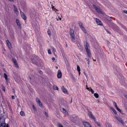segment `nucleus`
<instances>
[{"instance_id": "nucleus-61", "label": "nucleus", "mask_w": 127, "mask_h": 127, "mask_svg": "<svg viewBox=\"0 0 127 127\" xmlns=\"http://www.w3.org/2000/svg\"><path fill=\"white\" fill-rule=\"evenodd\" d=\"M56 68H57H57H58V67H57H57H56Z\"/></svg>"}, {"instance_id": "nucleus-60", "label": "nucleus", "mask_w": 127, "mask_h": 127, "mask_svg": "<svg viewBox=\"0 0 127 127\" xmlns=\"http://www.w3.org/2000/svg\"><path fill=\"white\" fill-rule=\"evenodd\" d=\"M13 92H14V93H15V90H14Z\"/></svg>"}, {"instance_id": "nucleus-43", "label": "nucleus", "mask_w": 127, "mask_h": 127, "mask_svg": "<svg viewBox=\"0 0 127 127\" xmlns=\"http://www.w3.org/2000/svg\"><path fill=\"white\" fill-rule=\"evenodd\" d=\"M32 63H34V64H36V62H34V59H33V60H32Z\"/></svg>"}, {"instance_id": "nucleus-42", "label": "nucleus", "mask_w": 127, "mask_h": 127, "mask_svg": "<svg viewBox=\"0 0 127 127\" xmlns=\"http://www.w3.org/2000/svg\"><path fill=\"white\" fill-rule=\"evenodd\" d=\"M39 73L40 74H42L43 73V72L41 71H40L39 72Z\"/></svg>"}, {"instance_id": "nucleus-15", "label": "nucleus", "mask_w": 127, "mask_h": 127, "mask_svg": "<svg viewBox=\"0 0 127 127\" xmlns=\"http://www.w3.org/2000/svg\"><path fill=\"white\" fill-rule=\"evenodd\" d=\"M13 7L14 10V11L15 13L17 14H18V11L17 8L16 7V6L14 5H13Z\"/></svg>"}, {"instance_id": "nucleus-27", "label": "nucleus", "mask_w": 127, "mask_h": 127, "mask_svg": "<svg viewBox=\"0 0 127 127\" xmlns=\"http://www.w3.org/2000/svg\"><path fill=\"white\" fill-rule=\"evenodd\" d=\"M70 34L72 33H74V30L72 29H70Z\"/></svg>"}, {"instance_id": "nucleus-46", "label": "nucleus", "mask_w": 127, "mask_h": 127, "mask_svg": "<svg viewBox=\"0 0 127 127\" xmlns=\"http://www.w3.org/2000/svg\"><path fill=\"white\" fill-rule=\"evenodd\" d=\"M45 114L47 116V117H48V114L46 112H45Z\"/></svg>"}, {"instance_id": "nucleus-12", "label": "nucleus", "mask_w": 127, "mask_h": 127, "mask_svg": "<svg viewBox=\"0 0 127 127\" xmlns=\"http://www.w3.org/2000/svg\"><path fill=\"white\" fill-rule=\"evenodd\" d=\"M96 23L99 25H101V23L99 19L97 18H95Z\"/></svg>"}, {"instance_id": "nucleus-14", "label": "nucleus", "mask_w": 127, "mask_h": 127, "mask_svg": "<svg viewBox=\"0 0 127 127\" xmlns=\"http://www.w3.org/2000/svg\"><path fill=\"white\" fill-rule=\"evenodd\" d=\"M86 51L89 58H91V54L90 53V50L87 51V50Z\"/></svg>"}, {"instance_id": "nucleus-48", "label": "nucleus", "mask_w": 127, "mask_h": 127, "mask_svg": "<svg viewBox=\"0 0 127 127\" xmlns=\"http://www.w3.org/2000/svg\"><path fill=\"white\" fill-rule=\"evenodd\" d=\"M53 10H54V11H55V10H56V11H58V10L57 9H56V8H54V9H53Z\"/></svg>"}, {"instance_id": "nucleus-1", "label": "nucleus", "mask_w": 127, "mask_h": 127, "mask_svg": "<svg viewBox=\"0 0 127 127\" xmlns=\"http://www.w3.org/2000/svg\"><path fill=\"white\" fill-rule=\"evenodd\" d=\"M93 6L97 12L99 13H101V10L99 8L98 6L94 4H93Z\"/></svg>"}, {"instance_id": "nucleus-33", "label": "nucleus", "mask_w": 127, "mask_h": 127, "mask_svg": "<svg viewBox=\"0 0 127 127\" xmlns=\"http://www.w3.org/2000/svg\"><path fill=\"white\" fill-rule=\"evenodd\" d=\"M38 105L39 106L41 107H42V104L41 102H39V103H38Z\"/></svg>"}, {"instance_id": "nucleus-21", "label": "nucleus", "mask_w": 127, "mask_h": 127, "mask_svg": "<svg viewBox=\"0 0 127 127\" xmlns=\"http://www.w3.org/2000/svg\"><path fill=\"white\" fill-rule=\"evenodd\" d=\"M111 108L115 114H117V112L116 111L114 108H113L112 107H111Z\"/></svg>"}, {"instance_id": "nucleus-32", "label": "nucleus", "mask_w": 127, "mask_h": 127, "mask_svg": "<svg viewBox=\"0 0 127 127\" xmlns=\"http://www.w3.org/2000/svg\"><path fill=\"white\" fill-rule=\"evenodd\" d=\"M52 50H53V53H54V55H55V56H56L55 55V52H56V50L53 47H52Z\"/></svg>"}, {"instance_id": "nucleus-8", "label": "nucleus", "mask_w": 127, "mask_h": 127, "mask_svg": "<svg viewBox=\"0 0 127 127\" xmlns=\"http://www.w3.org/2000/svg\"><path fill=\"white\" fill-rule=\"evenodd\" d=\"M85 47V49L86 50V51L90 50L88 49L89 47V44L87 43V41L85 42L84 43Z\"/></svg>"}, {"instance_id": "nucleus-3", "label": "nucleus", "mask_w": 127, "mask_h": 127, "mask_svg": "<svg viewBox=\"0 0 127 127\" xmlns=\"http://www.w3.org/2000/svg\"><path fill=\"white\" fill-rule=\"evenodd\" d=\"M88 113L89 117L91 118L94 120H95L94 117L93 115L92 112L89 110H88Z\"/></svg>"}, {"instance_id": "nucleus-59", "label": "nucleus", "mask_w": 127, "mask_h": 127, "mask_svg": "<svg viewBox=\"0 0 127 127\" xmlns=\"http://www.w3.org/2000/svg\"><path fill=\"white\" fill-rule=\"evenodd\" d=\"M79 75L80 74V72H79Z\"/></svg>"}, {"instance_id": "nucleus-51", "label": "nucleus", "mask_w": 127, "mask_h": 127, "mask_svg": "<svg viewBox=\"0 0 127 127\" xmlns=\"http://www.w3.org/2000/svg\"><path fill=\"white\" fill-rule=\"evenodd\" d=\"M54 7V6H52V9H54V8H55Z\"/></svg>"}, {"instance_id": "nucleus-7", "label": "nucleus", "mask_w": 127, "mask_h": 127, "mask_svg": "<svg viewBox=\"0 0 127 127\" xmlns=\"http://www.w3.org/2000/svg\"><path fill=\"white\" fill-rule=\"evenodd\" d=\"M70 35L71 37V40L73 42H74L75 39V37L74 33L71 34H70Z\"/></svg>"}, {"instance_id": "nucleus-53", "label": "nucleus", "mask_w": 127, "mask_h": 127, "mask_svg": "<svg viewBox=\"0 0 127 127\" xmlns=\"http://www.w3.org/2000/svg\"><path fill=\"white\" fill-rule=\"evenodd\" d=\"M84 73L85 74V75L86 76V73L85 72H84Z\"/></svg>"}, {"instance_id": "nucleus-40", "label": "nucleus", "mask_w": 127, "mask_h": 127, "mask_svg": "<svg viewBox=\"0 0 127 127\" xmlns=\"http://www.w3.org/2000/svg\"><path fill=\"white\" fill-rule=\"evenodd\" d=\"M15 65V66L17 68H19V66L18 65V64H14Z\"/></svg>"}, {"instance_id": "nucleus-54", "label": "nucleus", "mask_w": 127, "mask_h": 127, "mask_svg": "<svg viewBox=\"0 0 127 127\" xmlns=\"http://www.w3.org/2000/svg\"><path fill=\"white\" fill-rule=\"evenodd\" d=\"M58 18H59V19H60V20H61V18H59V17H58Z\"/></svg>"}, {"instance_id": "nucleus-6", "label": "nucleus", "mask_w": 127, "mask_h": 127, "mask_svg": "<svg viewBox=\"0 0 127 127\" xmlns=\"http://www.w3.org/2000/svg\"><path fill=\"white\" fill-rule=\"evenodd\" d=\"M115 118L119 122H121L123 124H124L123 121L120 117L116 116Z\"/></svg>"}, {"instance_id": "nucleus-62", "label": "nucleus", "mask_w": 127, "mask_h": 127, "mask_svg": "<svg viewBox=\"0 0 127 127\" xmlns=\"http://www.w3.org/2000/svg\"><path fill=\"white\" fill-rule=\"evenodd\" d=\"M109 20V21H111V19H110V20Z\"/></svg>"}, {"instance_id": "nucleus-10", "label": "nucleus", "mask_w": 127, "mask_h": 127, "mask_svg": "<svg viewBox=\"0 0 127 127\" xmlns=\"http://www.w3.org/2000/svg\"><path fill=\"white\" fill-rule=\"evenodd\" d=\"M6 43L7 44V46L9 49H11V46L10 42L8 40H6Z\"/></svg>"}, {"instance_id": "nucleus-28", "label": "nucleus", "mask_w": 127, "mask_h": 127, "mask_svg": "<svg viewBox=\"0 0 127 127\" xmlns=\"http://www.w3.org/2000/svg\"><path fill=\"white\" fill-rule=\"evenodd\" d=\"M36 102H37V103H39V102H40L39 99L37 97L36 98Z\"/></svg>"}, {"instance_id": "nucleus-16", "label": "nucleus", "mask_w": 127, "mask_h": 127, "mask_svg": "<svg viewBox=\"0 0 127 127\" xmlns=\"http://www.w3.org/2000/svg\"><path fill=\"white\" fill-rule=\"evenodd\" d=\"M79 26H80V28L81 29L83 27H84V26L83 23L81 22H79Z\"/></svg>"}, {"instance_id": "nucleus-20", "label": "nucleus", "mask_w": 127, "mask_h": 127, "mask_svg": "<svg viewBox=\"0 0 127 127\" xmlns=\"http://www.w3.org/2000/svg\"><path fill=\"white\" fill-rule=\"evenodd\" d=\"M81 29L83 30L84 33H87L84 27L81 28Z\"/></svg>"}, {"instance_id": "nucleus-45", "label": "nucleus", "mask_w": 127, "mask_h": 127, "mask_svg": "<svg viewBox=\"0 0 127 127\" xmlns=\"http://www.w3.org/2000/svg\"><path fill=\"white\" fill-rule=\"evenodd\" d=\"M11 96H12V99H15V97H14V96H13V95H12Z\"/></svg>"}, {"instance_id": "nucleus-44", "label": "nucleus", "mask_w": 127, "mask_h": 127, "mask_svg": "<svg viewBox=\"0 0 127 127\" xmlns=\"http://www.w3.org/2000/svg\"><path fill=\"white\" fill-rule=\"evenodd\" d=\"M86 89H87L89 91H90V89L89 88H88L87 87V85H86Z\"/></svg>"}, {"instance_id": "nucleus-25", "label": "nucleus", "mask_w": 127, "mask_h": 127, "mask_svg": "<svg viewBox=\"0 0 127 127\" xmlns=\"http://www.w3.org/2000/svg\"><path fill=\"white\" fill-rule=\"evenodd\" d=\"M77 70L79 72L80 71V69L79 66L78 65H77Z\"/></svg>"}, {"instance_id": "nucleus-19", "label": "nucleus", "mask_w": 127, "mask_h": 127, "mask_svg": "<svg viewBox=\"0 0 127 127\" xmlns=\"http://www.w3.org/2000/svg\"><path fill=\"white\" fill-rule=\"evenodd\" d=\"M4 77L5 78L6 81H7L8 80L7 78V75L5 73H4Z\"/></svg>"}, {"instance_id": "nucleus-39", "label": "nucleus", "mask_w": 127, "mask_h": 127, "mask_svg": "<svg viewBox=\"0 0 127 127\" xmlns=\"http://www.w3.org/2000/svg\"><path fill=\"white\" fill-rule=\"evenodd\" d=\"M32 107H33V109L34 110L36 111V108L34 107L33 105H32Z\"/></svg>"}, {"instance_id": "nucleus-37", "label": "nucleus", "mask_w": 127, "mask_h": 127, "mask_svg": "<svg viewBox=\"0 0 127 127\" xmlns=\"http://www.w3.org/2000/svg\"><path fill=\"white\" fill-rule=\"evenodd\" d=\"M48 53L49 54H51V52L50 49H49L48 50Z\"/></svg>"}, {"instance_id": "nucleus-58", "label": "nucleus", "mask_w": 127, "mask_h": 127, "mask_svg": "<svg viewBox=\"0 0 127 127\" xmlns=\"http://www.w3.org/2000/svg\"><path fill=\"white\" fill-rule=\"evenodd\" d=\"M107 32L108 33H110V32H109V31H107Z\"/></svg>"}, {"instance_id": "nucleus-5", "label": "nucleus", "mask_w": 127, "mask_h": 127, "mask_svg": "<svg viewBox=\"0 0 127 127\" xmlns=\"http://www.w3.org/2000/svg\"><path fill=\"white\" fill-rule=\"evenodd\" d=\"M62 73L60 70H58V74L57 75V77L58 78H60L62 77Z\"/></svg>"}, {"instance_id": "nucleus-30", "label": "nucleus", "mask_w": 127, "mask_h": 127, "mask_svg": "<svg viewBox=\"0 0 127 127\" xmlns=\"http://www.w3.org/2000/svg\"><path fill=\"white\" fill-rule=\"evenodd\" d=\"M113 104L114 106H115V107H116V108L117 107V104L115 102H113Z\"/></svg>"}, {"instance_id": "nucleus-38", "label": "nucleus", "mask_w": 127, "mask_h": 127, "mask_svg": "<svg viewBox=\"0 0 127 127\" xmlns=\"http://www.w3.org/2000/svg\"><path fill=\"white\" fill-rule=\"evenodd\" d=\"M124 106L125 108L127 110V103H126Z\"/></svg>"}, {"instance_id": "nucleus-2", "label": "nucleus", "mask_w": 127, "mask_h": 127, "mask_svg": "<svg viewBox=\"0 0 127 127\" xmlns=\"http://www.w3.org/2000/svg\"><path fill=\"white\" fill-rule=\"evenodd\" d=\"M83 123L85 127H91V125L89 122L85 121L83 122Z\"/></svg>"}, {"instance_id": "nucleus-17", "label": "nucleus", "mask_w": 127, "mask_h": 127, "mask_svg": "<svg viewBox=\"0 0 127 127\" xmlns=\"http://www.w3.org/2000/svg\"><path fill=\"white\" fill-rule=\"evenodd\" d=\"M63 112L65 114L68 115V113L66 110L64 108H63Z\"/></svg>"}, {"instance_id": "nucleus-11", "label": "nucleus", "mask_w": 127, "mask_h": 127, "mask_svg": "<svg viewBox=\"0 0 127 127\" xmlns=\"http://www.w3.org/2000/svg\"><path fill=\"white\" fill-rule=\"evenodd\" d=\"M62 89L63 92L64 93L68 94V93L64 87V86H63L62 88Z\"/></svg>"}, {"instance_id": "nucleus-56", "label": "nucleus", "mask_w": 127, "mask_h": 127, "mask_svg": "<svg viewBox=\"0 0 127 127\" xmlns=\"http://www.w3.org/2000/svg\"><path fill=\"white\" fill-rule=\"evenodd\" d=\"M93 60L95 61H96V60H95V59H93Z\"/></svg>"}, {"instance_id": "nucleus-29", "label": "nucleus", "mask_w": 127, "mask_h": 127, "mask_svg": "<svg viewBox=\"0 0 127 127\" xmlns=\"http://www.w3.org/2000/svg\"><path fill=\"white\" fill-rule=\"evenodd\" d=\"M1 87H2V90L4 92L5 91V89L4 87L3 86V85H1Z\"/></svg>"}, {"instance_id": "nucleus-18", "label": "nucleus", "mask_w": 127, "mask_h": 127, "mask_svg": "<svg viewBox=\"0 0 127 127\" xmlns=\"http://www.w3.org/2000/svg\"><path fill=\"white\" fill-rule=\"evenodd\" d=\"M53 89L55 90H58V88L55 85H54L53 86Z\"/></svg>"}, {"instance_id": "nucleus-57", "label": "nucleus", "mask_w": 127, "mask_h": 127, "mask_svg": "<svg viewBox=\"0 0 127 127\" xmlns=\"http://www.w3.org/2000/svg\"><path fill=\"white\" fill-rule=\"evenodd\" d=\"M59 18H56V19L57 21H58L59 20V19H58Z\"/></svg>"}, {"instance_id": "nucleus-34", "label": "nucleus", "mask_w": 127, "mask_h": 127, "mask_svg": "<svg viewBox=\"0 0 127 127\" xmlns=\"http://www.w3.org/2000/svg\"><path fill=\"white\" fill-rule=\"evenodd\" d=\"M96 124L98 126H100V124L98 122H95Z\"/></svg>"}, {"instance_id": "nucleus-4", "label": "nucleus", "mask_w": 127, "mask_h": 127, "mask_svg": "<svg viewBox=\"0 0 127 127\" xmlns=\"http://www.w3.org/2000/svg\"><path fill=\"white\" fill-rule=\"evenodd\" d=\"M20 13L21 15L22 18L24 20H26V17L24 13L22 12L21 10H20Z\"/></svg>"}, {"instance_id": "nucleus-41", "label": "nucleus", "mask_w": 127, "mask_h": 127, "mask_svg": "<svg viewBox=\"0 0 127 127\" xmlns=\"http://www.w3.org/2000/svg\"><path fill=\"white\" fill-rule=\"evenodd\" d=\"M123 11L124 13L127 14V10H124Z\"/></svg>"}, {"instance_id": "nucleus-63", "label": "nucleus", "mask_w": 127, "mask_h": 127, "mask_svg": "<svg viewBox=\"0 0 127 127\" xmlns=\"http://www.w3.org/2000/svg\"><path fill=\"white\" fill-rule=\"evenodd\" d=\"M86 59L87 60V59L86 58Z\"/></svg>"}, {"instance_id": "nucleus-22", "label": "nucleus", "mask_w": 127, "mask_h": 127, "mask_svg": "<svg viewBox=\"0 0 127 127\" xmlns=\"http://www.w3.org/2000/svg\"><path fill=\"white\" fill-rule=\"evenodd\" d=\"M20 115L22 116H24L25 115V114L24 112L23 111H21L20 112Z\"/></svg>"}, {"instance_id": "nucleus-49", "label": "nucleus", "mask_w": 127, "mask_h": 127, "mask_svg": "<svg viewBox=\"0 0 127 127\" xmlns=\"http://www.w3.org/2000/svg\"><path fill=\"white\" fill-rule=\"evenodd\" d=\"M88 65H89L90 63V61H88Z\"/></svg>"}, {"instance_id": "nucleus-55", "label": "nucleus", "mask_w": 127, "mask_h": 127, "mask_svg": "<svg viewBox=\"0 0 127 127\" xmlns=\"http://www.w3.org/2000/svg\"><path fill=\"white\" fill-rule=\"evenodd\" d=\"M72 99H71V100L70 101V103H72Z\"/></svg>"}, {"instance_id": "nucleus-31", "label": "nucleus", "mask_w": 127, "mask_h": 127, "mask_svg": "<svg viewBox=\"0 0 127 127\" xmlns=\"http://www.w3.org/2000/svg\"><path fill=\"white\" fill-rule=\"evenodd\" d=\"M118 110L119 112H120L121 113H122V112L121 110L118 107L116 108Z\"/></svg>"}, {"instance_id": "nucleus-64", "label": "nucleus", "mask_w": 127, "mask_h": 127, "mask_svg": "<svg viewBox=\"0 0 127 127\" xmlns=\"http://www.w3.org/2000/svg\"><path fill=\"white\" fill-rule=\"evenodd\" d=\"M50 2V3H51V2Z\"/></svg>"}, {"instance_id": "nucleus-50", "label": "nucleus", "mask_w": 127, "mask_h": 127, "mask_svg": "<svg viewBox=\"0 0 127 127\" xmlns=\"http://www.w3.org/2000/svg\"><path fill=\"white\" fill-rule=\"evenodd\" d=\"M125 96L126 98H127V95H125Z\"/></svg>"}, {"instance_id": "nucleus-9", "label": "nucleus", "mask_w": 127, "mask_h": 127, "mask_svg": "<svg viewBox=\"0 0 127 127\" xmlns=\"http://www.w3.org/2000/svg\"><path fill=\"white\" fill-rule=\"evenodd\" d=\"M16 23L18 28H20V29H21V25L19 21L17 19H16Z\"/></svg>"}, {"instance_id": "nucleus-52", "label": "nucleus", "mask_w": 127, "mask_h": 127, "mask_svg": "<svg viewBox=\"0 0 127 127\" xmlns=\"http://www.w3.org/2000/svg\"><path fill=\"white\" fill-rule=\"evenodd\" d=\"M112 127L111 126H110V125H109L108 126V127Z\"/></svg>"}, {"instance_id": "nucleus-36", "label": "nucleus", "mask_w": 127, "mask_h": 127, "mask_svg": "<svg viewBox=\"0 0 127 127\" xmlns=\"http://www.w3.org/2000/svg\"><path fill=\"white\" fill-rule=\"evenodd\" d=\"M13 61L14 64H17V61L15 60H13Z\"/></svg>"}, {"instance_id": "nucleus-26", "label": "nucleus", "mask_w": 127, "mask_h": 127, "mask_svg": "<svg viewBox=\"0 0 127 127\" xmlns=\"http://www.w3.org/2000/svg\"><path fill=\"white\" fill-rule=\"evenodd\" d=\"M48 34L49 35H51V33L49 29H48L47 31Z\"/></svg>"}, {"instance_id": "nucleus-13", "label": "nucleus", "mask_w": 127, "mask_h": 127, "mask_svg": "<svg viewBox=\"0 0 127 127\" xmlns=\"http://www.w3.org/2000/svg\"><path fill=\"white\" fill-rule=\"evenodd\" d=\"M2 127H9L8 124L6 125L5 123H2L0 124V126Z\"/></svg>"}, {"instance_id": "nucleus-23", "label": "nucleus", "mask_w": 127, "mask_h": 127, "mask_svg": "<svg viewBox=\"0 0 127 127\" xmlns=\"http://www.w3.org/2000/svg\"><path fill=\"white\" fill-rule=\"evenodd\" d=\"M94 95L96 98H98L99 97V95L98 94L95 93L94 94Z\"/></svg>"}, {"instance_id": "nucleus-24", "label": "nucleus", "mask_w": 127, "mask_h": 127, "mask_svg": "<svg viewBox=\"0 0 127 127\" xmlns=\"http://www.w3.org/2000/svg\"><path fill=\"white\" fill-rule=\"evenodd\" d=\"M57 125L59 127H63V125L60 123H58Z\"/></svg>"}, {"instance_id": "nucleus-35", "label": "nucleus", "mask_w": 127, "mask_h": 127, "mask_svg": "<svg viewBox=\"0 0 127 127\" xmlns=\"http://www.w3.org/2000/svg\"><path fill=\"white\" fill-rule=\"evenodd\" d=\"M90 91H91L92 93L93 94L94 93V91L92 89H91Z\"/></svg>"}, {"instance_id": "nucleus-47", "label": "nucleus", "mask_w": 127, "mask_h": 127, "mask_svg": "<svg viewBox=\"0 0 127 127\" xmlns=\"http://www.w3.org/2000/svg\"><path fill=\"white\" fill-rule=\"evenodd\" d=\"M52 60H53V61H54V60H55V58L54 57H53L52 58Z\"/></svg>"}]
</instances>
